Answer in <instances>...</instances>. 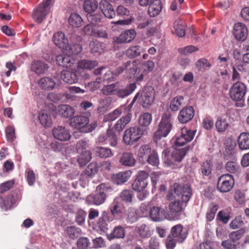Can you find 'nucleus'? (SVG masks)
Segmentation results:
<instances>
[{
    "instance_id": "nucleus-58",
    "label": "nucleus",
    "mask_w": 249,
    "mask_h": 249,
    "mask_svg": "<svg viewBox=\"0 0 249 249\" xmlns=\"http://www.w3.org/2000/svg\"><path fill=\"white\" fill-rule=\"evenodd\" d=\"M196 130H192L184 127L181 129V134L187 142H191L194 138Z\"/></svg>"
},
{
    "instance_id": "nucleus-11",
    "label": "nucleus",
    "mask_w": 249,
    "mask_h": 249,
    "mask_svg": "<svg viewBox=\"0 0 249 249\" xmlns=\"http://www.w3.org/2000/svg\"><path fill=\"white\" fill-rule=\"evenodd\" d=\"M185 207V206H183L179 200H175L169 203L168 205L169 212L172 215L174 220H177L180 219L181 215Z\"/></svg>"
},
{
    "instance_id": "nucleus-21",
    "label": "nucleus",
    "mask_w": 249,
    "mask_h": 249,
    "mask_svg": "<svg viewBox=\"0 0 249 249\" xmlns=\"http://www.w3.org/2000/svg\"><path fill=\"white\" fill-rule=\"evenodd\" d=\"M48 69V65L40 60L33 61L31 64V71L38 75L45 73Z\"/></svg>"
},
{
    "instance_id": "nucleus-47",
    "label": "nucleus",
    "mask_w": 249,
    "mask_h": 249,
    "mask_svg": "<svg viewBox=\"0 0 249 249\" xmlns=\"http://www.w3.org/2000/svg\"><path fill=\"white\" fill-rule=\"evenodd\" d=\"M66 232L71 239H74L78 237L82 234V231L78 227L71 226L67 227Z\"/></svg>"
},
{
    "instance_id": "nucleus-18",
    "label": "nucleus",
    "mask_w": 249,
    "mask_h": 249,
    "mask_svg": "<svg viewBox=\"0 0 249 249\" xmlns=\"http://www.w3.org/2000/svg\"><path fill=\"white\" fill-rule=\"evenodd\" d=\"M136 87V83H132L127 85L125 88H121L118 83L115 95L119 98H124L130 95L135 90Z\"/></svg>"
},
{
    "instance_id": "nucleus-20",
    "label": "nucleus",
    "mask_w": 249,
    "mask_h": 249,
    "mask_svg": "<svg viewBox=\"0 0 249 249\" xmlns=\"http://www.w3.org/2000/svg\"><path fill=\"white\" fill-rule=\"evenodd\" d=\"M53 40L56 46L63 50L68 46V39L64 32H55L53 36Z\"/></svg>"
},
{
    "instance_id": "nucleus-54",
    "label": "nucleus",
    "mask_w": 249,
    "mask_h": 249,
    "mask_svg": "<svg viewBox=\"0 0 249 249\" xmlns=\"http://www.w3.org/2000/svg\"><path fill=\"white\" fill-rule=\"evenodd\" d=\"M122 113V109L121 107L117 108L113 111L106 115L104 120L105 122H112L118 118Z\"/></svg>"
},
{
    "instance_id": "nucleus-9",
    "label": "nucleus",
    "mask_w": 249,
    "mask_h": 249,
    "mask_svg": "<svg viewBox=\"0 0 249 249\" xmlns=\"http://www.w3.org/2000/svg\"><path fill=\"white\" fill-rule=\"evenodd\" d=\"M148 173L144 171H139L137 178L132 184L134 190L140 192L143 191L147 185Z\"/></svg>"
},
{
    "instance_id": "nucleus-49",
    "label": "nucleus",
    "mask_w": 249,
    "mask_h": 249,
    "mask_svg": "<svg viewBox=\"0 0 249 249\" xmlns=\"http://www.w3.org/2000/svg\"><path fill=\"white\" fill-rule=\"evenodd\" d=\"M78 158V162L81 166H84L91 159V153L89 150H86L81 153Z\"/></svg>"
},
{
    "instance_id": "nucleus-4",
    "label": "nucleus",
    "mask_w": 249,
    "mask_h": 249,
    "mask_svg": "<svg viewBox=\"0 0 249 249\" xmlns=\"http://www.w3.org/2000/svg\"><path fill=\"white\" fill-rule=\"evenodd\" d=\"M192 148L190 146H187L181 149H176L170 154L168 149H164L162 153L164 162L168 166H172L174 162H180L186 155L188 150Z\"/></svg>"
},
{
    "instance_id": "nucleus-36",
    "label": "nucleus",
    "mask_w": 249,
    "mask_h": 249,
    "mask_svg": "<svg viewBox=\"0 0 249 249\" xmlns=\"http://www.w3.org/2000/svg\"><path fill=\"white\" fill-rule=\"evenodd\" d=\"M238 145L240 149H249V133L243 132L238 138Z\"/></svg>"
},
{
    "instance_id": "nucleus-43",
    "label": "nucleus",
    "mask_w": 249,
    "mask_h": 249,
    "mask_svg": "<svg viewBox=\"0 0 249 249\" xmlns=\"http://www.w3.org/2000/svg\"><path fill=\"white\" fill-rule=\"evenodd\" d=\"M212 65L208 59L201 58L198 59L196 63L195 67L199 71L203 72L206 70L209 69Z\"/></svg>"
},
{
    "instance_id": "nucleus-56",
    "label": "nucleus",
    "mask_w": 249,
    "mask_h": 249,
    "mask_svg": "<svg viewBox=\"0 0 249 249\" xmlns=\"http://www.w3.org/2000/svg\"><path fill=\"white\" fill-rule=\"evenodd\" d=\"M199 48L198 47L191 45L179 48L178 49V51L180 54L186 56L194 52H197Z\"/></svg>"
},
{
    "instance_id": "nucleus-51",
    "label": "nucleus",
    "mask_w": 249,
    "mask_h": 249,
    "mask_svg": "<svg viewBox=\"0 0 249 249\" xmlns=\"http://www.w3.org/2000/svg\"><path fill=\"white\" fill-rule=\"evenodd\" d=\"M221 245L224 249H244L242 243H234L229 240L223 241Z\"/></svg>"
},
{
    "instance_id": "nucleus-23",
    "label": "nucleus",
    "mask_w": 249,
    "mask_h": 249,
    "mask_svg": "<svg viewBox=\"0 0 249 249\" xmlns=\"http://www.w3.org/2000/svg\"><path fill=\"white\" fill-rule=\"evenodd\" d=\"M179 190H181V195L182 201L186 203H187L192 195L191 187L187 185L183 186L182 188L180 186H178L177 188H175L174 192L178 196H179L178 192Z\"/></svg>"
},
{
    "instance_id": "nucleus-48",
    "label": "nucleus",
    "mask_w": 249,
    "mask_h": 249,
    "mask_svg": "<svg viewBox=\"0 0 249 249\" xmlns=\"http://www.w3.org/2000/svg\"><path fill=\"white\" fill-rule=\"evenodd\" d=\"M95 152L97 155L102 158H107L113 156V153L110 148L102 147H96L95 149Z\"/></svg>"
},
{
    "instance_id": "nucleus-50",
    "label": "nucleus",
    "mask_w": 249,
    "mask_h": 249,
    "mask_svg": "<svg viewBox=\"0 0 249 249\" xmlns=\"http://www.w3.org/2000/svg\"><path fill=\"white\" fill-rule=\"evenodd\" d=\"M141 47L133 46L127 49L125 52L126 56L130 58H134L141 55Z\"/></svg>"
},
{
    "instance_id": "nucleus-60",
    "label": "nucleus",
    "mask_w": 249,
    "mask_h": 249,
    "mask_svg": "<svg viewBox=\"0 0 249 249\" xmlns=\"http://www.w3.org/2000/svg\"><path fill=\"white\" fill-rule=\"evenodd\" d=\"M120 197L123 201L127 203H130L132 202L133 197V192L130 190H124L121 193Z\"/></svg>"
},
{
    "instance_id": "nucleus-19",
    "label": "nucleus",
    "mask_w": 249,
    "mask_h": 249,
    "mask_svg": "<svg viewBox=\"0 0 249 249\" xmlns=\"http://www.w3.org/2000/svg\"><path fill=\"white\" fill-rule=\"evenodd\" d=\"M109 209L108 214L113 220L119 218L124 213L121 204L117 201L113 202Z\"/></svg>"
},
{
    "instance_id": "nucleus-12",
    "label": "nucleus",
    "mask_w": 249,
    "mask_h": 249,
    "mask_svg": "<svg viewBox=\"0 0 249 249\" xmlns=\"http://www.w3.org/2000/svg\"><path fill=\"white\" fill-rule=\"evenodd\" d=\"M171 233L172 237L179 243L183 242L188 234L186 230L183 229V226L181 224H177L173 226L171 228Z\"/></svg>"
},
{
    "instance_id": "nucleus-59",
    "label": "nucleus",
    "mask_w": 249,
    "mask_h": 249,
    "mask_svg": "<svg viewBox=\"0 0 249 249\" xmlns=\"http://www.w3.org/2000/svg\"><path fill=\"white\" fill-rule=\"evenodd\" d=\"M5 135L7 142L12 143L16 138L14 127L8 126L5 129Z\"/></svg>"
},
{
    "instance_id": "nucleus-61",
    "label": "nucleus",
    "mask_w": 249,
    "mask_h": 249,
    "mask_svg": "<svg viewBox=\"0 0 249 249\" xmlns=\"http://www.w3.org/2000/svg\"><path fill=\"white\" fill-rule=\"evenodd\" d=\"M149 164L157 166L159 164V159L157 153L153 150L146 160Z\"/></svg>"
},
{
    "instance_id": "nucleus-5",
    "label": "nucleus",
    "mask_w": 249,
    "mask_h": 249,
    "mask_svg": "<svg viewBox=\"0 0 249 249\" xmlns=\"http://www.w3.org/2000/svg\"><path fill=\"white\" fill-rule=\"evenodd\" d=\"M52 0H44L34 9L32 17L37 23H41L50 13L52 5Z\"/></svg>"
},
{
    "instance_id": "nucleus-25",
    "label": "nucleus",
    "mask_w": 249,
    "mask_h": 249,
    "mask_svg": "<svg viewBox=\"0 0 249 249\" xmlns=\"http://www.w3.org/2000/svg\"><path fill=\"white\" fill-rule=\"evenodd\" d=\"M162 4L160 0H154L149 6L148 13L151 17L158 16L161 12Z\"/></svg>"
},
{
    "instance_id": "nucleus-42",
    "label": "nucleus",
    "mask_w": 249,
    "mask_h": 249,
    "mask_svg": "<svg viewBox=\"0 0 249 249\" xmlns=\"http://www.w3.org/2000/svg\"><path fill=\"white\" fill-rule=\"evenodd\" d=\"M88 19L90 23L84 26L83 31H94L96 23L100 20V18L97 16L90 15L88 17Z\"/></svg>"
},
{
    "instance_id": "nucleus-31",
    "label": "nucleus",
    "mask_w": 249,
    "mask_h": 249,
    "mask_svg": "<svg viewBox=\"0 0 249 249\" xmlns=\"http://www.w3.org/2000/svg\"><path fill=\"white\" fill-rule=\"evenodd\" d=\"M66 55L60 54L56 57V61L58 65L63 67H71L73 64L71 54L66 53Z\"/></svg>"
},
{
    "instance_id": "nucleus-39",
    "label": "nucleus",
    "mask_w": 249,
    "mask_h": 249,
    "mask_svg": "<svg viewBox=\"0 0 249 249\" xmlns=\"http://www.w3.org/2000/svg\"><path fill=\"white\" fill-rule=\"evenodd\" d=\"M98 62L91 60H82L78 62V68L82 70H90L98 65Z\"/></svg>"
},
{
    "instance_id": "nucleus-41",
    "label": "nucleus",
    "mask_w": 249,
    "mask_h": 249,
    "mask_svg": "<svg viewBox=\"0 0 249 249\" xmlns=\"http://www.w3.org/2000/svg\"><path fill=\"white\" fill-rule=\"evenodd\" d=\"M68 21L70 25L75 28L81 27L83 22L81 16L75 13L71 14Z\"/></svg>"
},
{
    "instance_id": "nucleus-32",
    "label": "nucleus",
    "mask_w": 249,
    "mask_h": 249,
    "mask_svg": "<svg viewBox=\"0 0 249 249\" xmlns=\"http://www.w3.org/2000/svg\"><path fill=\"white\" fill-rule=\"evenodd\" d=\"M55 85V82L49 77L42 78L38 81L39 87L44 90H52L54 88Z\"/></svg>"
},
{
    "instance_id": "nucleus-52",
    "label": "nucleus",
    "mask_w": 249,
    "mask_h": 249,
    "mask_svg": "<svg viewBox=\"0 0 249 249\" xmlns=\"http://www.w3.org/2000/svg\"><path fill=\"white\" fill-rule=\"evenodd\" d=\"M66 51V53L69 54H77L82 51V47L79 44H74L72 45L68 44V46L63 50Z\"/></svg>"
},
{
    "instance_id": "nucleus-62",
    "label": "nucleus",
    "mask_w": 249,
    "mask_h": 249,
    "mask_svg": "<svg viewBox=\"0 0 249 249\" xmlns=\"http://www.w3.org/2000/svg\"><path fill=\"white\" fill-rule=\"evenodd\" d=\"M107 142L112 147H116L118 144V138L112 129H108V136Z\"/></svg>"
},
{
    "instance_id": "nucleus-29",
    "label": "nucleus",
    "mask_w": 249,
    "mask_h": 249,
    "mask_svg": "<svg viewBox=\"0 0 249 249\" xmlns=\"http://www.w3.org/2000/svg\"><path fill=\"white\" fill-rule=\"evenodd\" d=\"M139 64L138 60H135L132 61V67L129 69V77L131 78L133 76L135 78L136 81H141L143 79V73L139 74L140 70L138 68V65Z\"/></svg>"
},
{
    "instance_id": "nucleus-34",
    "label": "nucleus",
    "mask_w": 249,
    "mask_h": 249,
    "mask_svg": "<svg viewBox=\"0 0 249 249\" xmlns=\"http://www.w3.org/2000/svg\"><path fill=\"white\" fill-rule=\"evenodd\" d=\"M224 168L227 172L231 174L237 175L240 173V167L236 160L234 159L232 161H227L225 164Z\"/></svg>"
},
{
    "instance_id": "nucleus-24",
    "label": "nucleus",
    "mask_w": 249,
    "mask_h": 249,
    "mask_svg": "<svg viewBox=\"0 0 249 249\" xmlns=\"http://www.w3.org/2000/svg\"><path fill=\"white\" fill-rule=\"evenodd\" d=\"M132 172L130 170L120 172L118 174L114 175L112 177V179L116 184H122L128 180Z\"/></svg>"
},
{
    "instance_id": "nucleus-55",
    "label": "nucleus",
    "mask_w": 249,
    "mask_h": 249,
    "mask_svg": "<svg viewBox=\"0 0 249 249\" xmlns=\"http://www.w3.org/2000/svg\"><path fill=\"white\" fill-rule=\"evenodd\" d=\"M218 209V206L215 203H212L206 213V219L208 221H212L215 217L216 212Z\"/></svg>"
},
{
    "instance_id": "nucleus-63",
    "label": "nucleus",
    "mask_w": 249,
    "mask_h": 249,
    "mask_svg": "<svg viewBox=\"0 0 249 249\" xmlns=\"http://www.w3.org/2000/svg\"><path fill=\"white\" fill-rule=\"evenodd\" d=\"M15 184L14 179L9 180L0 184V194H3L10 190Z\"/></svg>"
},
{
    "instance_id": "nucleus-3",
    "label": "nucleus",
    "mask_w": 249,
    "mask_h": 249,
    "mask_svg": "<svg viewBox=\"0 0 249 249\" xmlns=\"http://www.w3.org/2000/svg\"><path fill=\"white\" fill-rule=\"evenodd\" d=\"M171 115L170 113H164L158 125V129L154 133V140L157 143L162 137H166L172 128Z\"/></svg>"
},
{
    "instance_id": "nucleus-40",
    "label": "nucleus",
    "mask_w": 249,
    "mask_h": 249,
    "mask_svg": "<svg viewBox=\"0 0 249 249\" xmlns=\"http://www.w3.org/2000/svg\"><path fill=\"white\" fill-rule=\"evenodd\" d=\"M246 232V230L245 228H241L237 231H233L229 234V239L234 243H241L239 240L242 238Z\"/></svg>"
},
{
    "instance_id": "nucleus-57",
    "label": "nucleus",
    "mask_w": 249,
    "mask_h": 249,
    "mask_svg": "<svg viewBox=\"0 0 249 249\" xmlns=\"http://www.w3.org/2000/svg\"><path fill=\"white\" fill-rule=\"evenodd\" d=\"M183 100V97L182 96L175 97L171 102L170 106L171 109L174 111L178 110L182 105Z\"/></svg>"
},
{
    "instance_id": "nucleus-1",
    "label": "nucleus",
    "mask_w": 249,
    "mask_h": 249,
    "mask_svg": "<svg viewBox=\"0 0 249 249\" xmlns=\"http://www.w3.org/2000/svg\"><path fill=\"white\" fill-rule=\"evenodd\" d=\"M113 189L109 183H101L97 187L96 193L87 197V201L91 204L100 205L104 203L107 197Z\"/></svg>"
},
{
    "instance_id": "nucleus-45",
    "label": "nucleus",
    "mask_w": 249,
    "mask_h": 249,
    "mask_svg": "<svg viewBox=\"0 0 249 249\" xmlns=\"http://www.w3.org/2000/svg\"><path fill=\"white\" fill-rule=\"evenodd\" d=\"M98 5V3L96 0H85L83 7L86 12L90 14L97 9Z\"/></svg>"
},
{
    "instance_id": "nucleus-2",
    "label": "nucleus",
    "mask_w": 249,
    "mask_h": 249,
    "mask_svg": "<svg viewBox=\"0 0 249 249\" xmlns=\"http://www.w3.org/2000/svg\"><path fill=\"white\" fill-rule=\"evenodd\" d=\"M89 118L85 116H74L70 119V125L78 129L81 132L88 133L93 131L97 126L96 122L89 124Z\"/></svg>"
},
{
    "instance_id": "nucleus-15",
    "label": "nucleus",
    "mask_w": 249,
    "mask_h": 249,
    "mask_svg": "<svg viewBox=\"0 0 249 249\" xmlns=\"http://www.w3.org/2000/svg\"><path fill=\"white\" fill-rule=\"evenodd\" d=\"M136 36V32H122L119 36L113 37V44L131 42Z\"/></svg>"
},
{
    "instance_id": "nucleus-27",
    "label": "nucleus",
    "mask_w": 249,
    "mask_h": 249,
    "mask_svg": "<svg viewBox=\"0 0 249 249\" xmlns=\"http://www.w3.org/2000/svg\"><path fill=\"white\" fill-rule=\"evenodd\" d=\"M125 236V230L124 227L117 226L114 228L110 233L107 234V239L111 240L114 239H123Z\"/></svg>"
},
{
    "instance_id": "nucleus-37",
    "label": "nucleus",
    "mask_w": 249,
    "mask_h": 249,
    "mask_svg": "<svg viewBox=\"0 0 249 249\" xmlns=\"http://www.w3.org/2000/svg\"><path fill=\"white\" fill-rule=\"evenodd\" d=\"M38 117L41 124L44 127H51L52 125L53 121L50 113H47L44 110L41 111Z\"/></svg>"
},
{
    "instance_id": "nucleus-53",
    "label": "nucleus",
    "mask_w": 249,
    "mask_h": 249,
    "mask_svg": "<svg viewBox=\"0 0 249 249\" xmlns=\"http://www.w3.org/2000/svg\"><path fill=\"white\" fill-rule=\"evenodd\" d=\"M213 165L211 160H207L202 162L201 165V171L203 176H209L212 171Z\"/></svg>"
},
{
    "instance_id": "nucleus-26",
    "label": "nucleus",
    "mask_w": 249,
    "mask_h": 249,
    "mask_svg": "<svg viewBox=\"0 0 249 249\" xmlns=\"http://www.w3.org/2000/svg\"><path fill=\"white\" fill-rule=\"evenodd\" d=\"M152 150L149 144H143L139 149L138 151V160L142 163H145L147 157L150 154Z\"/></svg>"
},
{
    "instance_id": "nucleus-16",
    "label": "nucleus",
    "mask_w": 249,
    "mask_h": 249,
    "mask_svg": "<svg viewBox=\"0 0 249 249\" xmlns=\"http://www.w3.org/2000/svg\"><path fill=\"white\" fill-rule=\"evenodd\" d=\"M60 77L65 83L69 84L76 83L78 80V77L76 72L70 70L62 71Z\"/></svg>"
},
{
    "instance_id": "nucleus-8",
    "label": "nucleus",
    "mask_w": 249,
    "mask_h": 249,
    "mask_svg": "<svg viewBox=\"0 0 249 249\" xmlns=\"http://www.w3.org/2000/svg\"><path fill=\"white\" fill-rule=\"evenodd\" d=\"M247 93V86L241 81H236L232 84L229 90L231 98L236 101L243 100Z\"/></svg>"
},
{
    "instance_id": "nucleus-17",
    "label": "nucleus",
    "mask_w": 249,
    "mask_h": 249,
    "mask_svg": "<svg viewBox=\"0 0 249 249\" xmlns=\"http://www.w3.org/2000/svg\"><path fill=\"white\" fill-rule=\"evenodd\" d=\"M113 220L108 215L107 211H103L102 213L101 217L99 218L97 225L100 230L105 232L109 229V223Z\"/></svg>"
},
{
    "instance_id": "nucleus-7",
    "label": "nucleus",
    "mask_w": 249,
    "mask_h": 249,
    "mask_svg": "<svg viewBox=\"0 0 249 249\" xmlns=\"http://www.w3.org/2000/svg\"><path fill=\"white\" fill-rule=\"evenodd\" d=\"M234 183V178L231 174L227 173L222 175L218 178L217 189L220 193H228L233 188Z\"/></svg>"
},
{
    "instance_id": "nucleus-46",
    "label": "nucleus",
    "mask_w": 249,
    "mask_h": 249,
    "mask_svg": "<svg viewBox=\"0 0 249 249\" xmlns=\"http://www.w3.org/2000/svg\"><path fill=\"white\" fill-rule=\"evenodd\" d=\"M215 128L218 132L225 131L229 126V124L226 119L218 117L215 123Z\"/></svg>"
},
{
    "instance_id": "nucleus-30",
    "label": "nucleus",
    "mask_w": 249,
    "mask_h": 249,
    "mask_svg": "<svg viewBox=\"0 0 249 249\" xmlns=\"http://www.w3.org/2000/svg\"><path fill=\"white\" fill-rule=\"evenodd\" d=\"M120 162L126 166H133L136 163V160L133 154L130 152L124 153L119 160Z\"/></svg>"
},
{
    "instance_id": "nucleus-38",
    "label": "nucleus",
    "mask_w": 249,
    "mask_h": 249,
    "mask_svg": "<svg viewBox=\"0 0 249 249\" xmlns=\"http://www.w3.org/2000/svg\"><path fill=\"white\" fill-rule=\"evenodd\" d=\"M152 120V116L150 113L148 112L142 113L140 115L138 120L139 127L145 129V131L146 127L150 125Z\"/></svg>"
},
{
    "instance_id": "nucleus-22",
    "label": "nucleus",
    "mask_w": 249,
    "mask_h": 249,
    "mask_svg": "<svg viewBox=\"0 0 249 249\" xmlns=\"http://www.w3.org/2000/svg\"><path fill=\"white\" fill-rule=\"evenodd\" d=\"M102 12L107 18H112L115 16V12L112 5L106 0H102L99 3Z\"/></svg>"
},
{
    "instance_id": "nucleus-6",
    "label": "nucleus",
    "mask_w": 249,
    "mask_h": 249,
    "mask_svg": "<svg viewBox=\"0 0 249 249\" xmlns=\"http://www.w3.org/2000/svg\"><path fill=\"white\" fill-rule=\"evenodd\" d=\"M145 129L140 127H130L126 129L123 135V142L126 145H132L142 137Z\"/></svg>"
},
{
    "instance_id": "nucleus-14",
    "label": "nucleus",
    "mask_w": 249,
    "mask_h": 249,
    "mask_svg": "<svg viewBox=\"0 0 249 249\" xmlns=\"http://www.w3.org/2000/svg\"><path fill=\"white\" fill-rule=\"evenodd\" d=\"M53 136L60 141H66L70 139L71 135L69 130L63 126H58L52 129Z\"/></svg>"
},
{
    "instance_id": "nucleus-33",
    "label": "nucleus",
    "mask_w": 249,
    "mask_h": 249,
    "mask_svg": "<svg viewBox=\"0 0 249 249\" xmlns=\"http://www.w3.org/2000/svg\"><path fill=\"white\" fill-rule=\"evenodd\" d=\"M57 113L64 118H70L73 115L74 110L73 108L67 105H59L57 108Z\"/></svg>"
},
{
    "instance_id": "nucleus-28",
    "label": "nucleus",
    "mask_w": 249,
    "mask_h": 249,
    "mask_svg": "<svg viewBox=\"0 0 249 249\" xmlns=\"http://www.w3.org/2000/svg\"><path fill=\"white\" fill-rule=\"evenodd\" d=\"M164 211L160 207L154 206L150 209L149 215L152 220L160 221L164 218Z\"/></svg>"
},
{
    "instance_id": "nucleus-64",
    "label": "nucleus",
    "mask_w": 249,
    "mask_h": 249,
    "mask_svg": "<svg viewBox=\"0 0 249 249\" xmlns=\"http://www.w3.org/2000/svg\"><path fill=\"white\" fill-rule=\"evenodd\" d=\"M86 213L83 210H78L75 214V221L79 225H81L85 222Z\"/></svg>"
},
{
    "instance_id": "nucleus-35",
    "label": "nucleus",
    "mask_w": 249,
    "mask_h": 249,
    "mask_svg": "<svg viewBox=\"0 0 249 249\" xmlns=\"http://www.w3.org/2000/svg\"><path fill=\"white\" fill-rule=\"evenodd\" d=\"M132 115L128 113L125 116L121 118L116 123L114 126L115 129L120 132L122 131L131 121Z\"/></svg>"
},
{
    "instance_id": "nucleus-10",
    "label": "nucleus",
    "mask_w": 249,
    "mask_h": 249,
    "mask_svg": "<svg viewBox=\"0 0 249 249\" xmlns=\"http://www.w3.org/2000/svg\"><path fill=\"white\" fill-rule=\"evenodd\" d=\"M155 91L151 87L144 89L141 95L140 104L143 108H148L155 100Z\"/></svg>"
},
{
    "instance_id": "nucleus-13",
    "label": "nucleus",
    "mask_w": 249,
    "mask_h": 249,
    "mask_svg": "<svg viewBox=\"0 0 249 249\" xmlns=\"http://www.w3.org/2000/svg\"><path fill=\"white\" fill-rule=\"evenodd\" d=\"M194 108L191 106L186 107L180 110L178 119L181 124L187 123L194 118Z\"/></svg>"
},
{
    "instance_id": "nucleus-44",
    "label": "nucleus",
    "mask_w": 249,
    "mask_h": 249,
    "mask_svg": "<svg viewBox=\"0 0 249 249\" xmlns=\"http://www.w3.org/2000/svg\"><path fill=\"white\" fill-rule=\"evenodd\" d=\"M118 88V82L104 86L101 89V92L106 96L115 95Z\"/></svg>"
}]
</instances>
